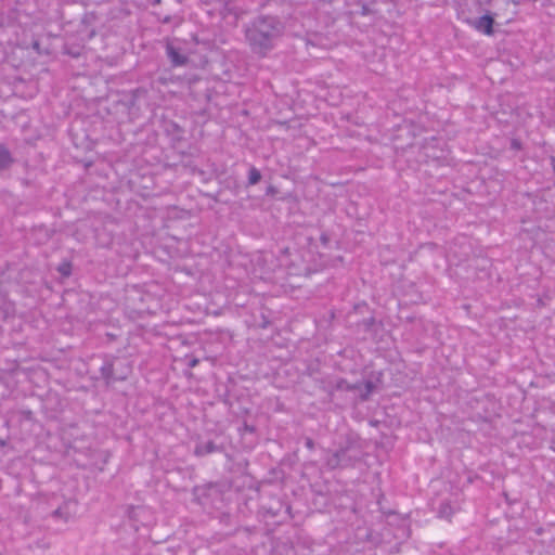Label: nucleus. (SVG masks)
Wrapping results in <instances>:
<instances>
[{
	"label": "nucleus",
	"mask_w": 555,
	"mask_h": 555,
	"mask_svg": "<svg viewBox=\"0 0 555 555\" xmlns=\"http://www.w3.org/2000/svg\"><path fill=\"white\" fill-rule=\"evenodd\" d=\"M361 384V388L360 389H357L358 391H360V400L361 401H366L369 400L370 396L374 392L375 390V384L372 382V380H365L364 383H360Z\"/></svg>",
	"instance_id": "nucleus-10"
},
{
	"label": "nucleus",
	"mask_w": 555,
	"mask_h": 555,
	"mask_svg": "<svg viewBox=\"0 0 555 555\" xmlns=\"http://www.w3.org/2000/svg\"><path fill=\"white\" fill-rule=\"evenodd\" d=\"M72 269H73V266H72V262L70 261H67V260H64L62 261L59 266H57V272L64 276V278H68L70 274H72Z\"/></svg>",
	"instance_id": "nucleus-15"
},
{
	"label": "nucleus",
	"mask_w": 555,
	"mask_h": 555,
	"mask_svg": "<svg viewBox=\"0 0 555 555\" xmlns=\"http://www.w3.org/2000/svg\"><path fill=\"white\" fill-rule=\"evenodd\" d=\"M171 22V16L170 15H166L163 20H162V23L163 24H169Z\"/></svg>",
	"instance_id": "nucleus-27"
},
{
	"label": "nucleus",
	"mask_w": 555,
	"mask_h": 555,
	"mask_svg": "<svg viewBox=\"0 0 555 555\" xmlns=\"http://www.w3.org/2000/svg\"><path fill=\"white\" fill-rule=\"evenodd\" d=\"M334 317H335V314H334V312L332 311V312H331V319H334Z\"/></svg>",
	"instance_id": "nucleus-30"
},
{
	"label": "nucleus",
	"mask_w": 555,
	"mask_h": 555,
	"mask_svg": "<svg viewBox=\"0 0 555 555\" xmlns=\"http://www.w3.org/2000/svg\"><path fill=\"white\" fill-rule=\"evenodd\" d=\"M63 53L69 55L73 59H78L82 54V48L80 46H68L65 44L63 48Z\"/></svg>",
	"instance_id": "nucleus-14"
},
{
	"label": "nucleus",
	"mask_w": 555,
	"mask_h": 555,
	"mask_svg": "<svg viewBox=\"0 0 555 555\" xmlns=\"http://www.w3.org/2000/svg\"><path fill=\"white\" fill-rule=\"evenodd\" d=\"M333 388L335 391H356L357 389L361 388L360 383L356 384H349L347 379L345 378H337L335 382H333Z\"/></svg>",
	"instance_id": "nucleus-9"
},
{
	"label": "nucleus",
	"mask_w": 555,
	"mask_h": 555,
	"mask_svg": "<svg viewBox=\"0 0 555 555\" xmlns=\"http://www.w3.org/2000/svg\"><path fill=\"white\" fill-rule=\"evenodd\" d=\"M244 37L250 51L266 57L284 33L283 22L274 15H258L243 26Z\"/></svg>",
	"instance_id": "nucleus-1"
},
{
	"label": "nucleus",
	"mask_w": 555,
	"mask_h": 555,
	"mask_svg": "<svg viewBox=\"0 0 555 555\" xmlns=\"http://www.w3.org/2000/svg\"><path fill=\"white\" fill-rule=\"evenodd\" d=\"M551 165L554 169V172H555V156H551Z\"/></svg>",
	"instance_id": "nucleus-28"
},
{
	"label": "nucleus",
	"mask_w": 555,
	"mask_h": 555,
	"mask_svg": "<svg viewBox=\"0 0 555 555\" xmlns=\"http://www.w3.org/2000/svg\"><path fill=\"white\" fill-rule=\"evenodd\" d=\"M262 176L259 169L255 166H249L246 186H251L260 182Z\"/></svg>",
	"instance_id": "nucleus-11"
},
{
	"label": "nucleus",
	"mask_w": 555,
	"mask_h": 555,
	"mask_svg": "<svg viewBox=\"0 0 555 555\" xmlns=\"http://www.w3.org/2000/svg\"><path fill=\"white\" fill-rule=\"evenodd\" d=\"M453 508L449 501H442L438 507V517L450 519L453 515Z\"/></svg>",
	"instance_id": "nucleus-13"
},
{
	"label": "nucleus",
	"mask_w": 555,
	"mask_h": 555,
	"mask_svg": "<svg viewBox=\"0 0 555 555\" xmlns=\"http://www.w3.org/2000/svg\"><path fill=\"white\" fill-rule=\"evenodd\" d=\"M511 150L513 151H520L522 149V143L519 139H512L509 144Z\"/></svg>",
	"instance_id": "nucleus-19"
},
{
	"label": "nucleus",
	"mask_w": 555,
	"mask_h": 555,
	"mask_svg": "<svg viewBox=\"0 0 555 555\" xmlns=\"http://www.w3.org/2000/svg\"><path fill=\"white\" fill-rule=\"evenodd\" d=\"M305 447H306L308 450H310V451L314 450V448H315V442H314V440H313L312 438H310V437H306V438H305Z\"/></svg>",
	"instance_id": "nucleus-21"
},
{
	"label": "nucleus",
	"mask_w": 555,
	"mask_h": 555,
	"mask_svg": "<svg viewBox=\"0 0 555 555\" xmlns=\"http://www.w3.org/2000/svg\"><path fill=\"white\" fill-rule=\"evenodd\" d=\"M185 363H186L188 367L193 369L199 363V359H197L193 356H186Z\"/></svg>",
	"instance_id": "nucleus-18"
},
{
	"label": "nucleus",
	"mask_w": 555,
	"mask_h": 555,
	"mask_svg": "<svg viewBox=\"0 0 555 555\" xmlns=\"http://www.w3.org/2000/svg\"><path fill=\"white\" fill-rule=\"evenodd\" d=\"M166 55L173 67L183 66L189 62V57L182 53V50L171 42L166 44Z\"/></svg>",
	"instance_id": "nucleus-6"
},
{
	"label": "nucleus",
	"mask_w": 555,
	"mask_h": 555,
	"mask_svg": "<svg viewBox=\"0 0 555 555\" xmlns=\"http://www.w3.org/2000/svg\"><path fill=\"white\" fill-rule=\"evenodd\" d=\"M52 516L55 517V518L63 517L62 509L61 508H56L55 511H53Z\"/></svg>",
	"instance_id": "nucleus-25"
},
{
	"label": "nucleus",
	"mask_w": 555,
	"mask_h": 555,
	"mask_svg": "<svg viewBox=\"0 0 555 555\" xmlns=\"http://www.w3.org/2000/svg\"><path fill=\"white\" fill-rule=\"evenodd\" d=\"M320 241L324 247H327L331 241L330 235L326 232H323L320 235Z\"/></svg>",
	"instance_id": "nucleus-22"
},
{
	"label": "nucleus",
	"mask_w": 555,
	"mask_h": 555,
	"mask_svg": "<svg viewBox=\"0 0 555 555\" xmlns=\"http://www.w3.org/2000/svg\"><path fill=\"white\" fill-rule=\"evenodd\" d=\"M14 163L15 159L10 150L4 144H0V172L9 170Z\"/></svg>",
	"instance_id": "nucleus-8"
},
{
	"label": "nucleus",
	"mask_w": 555,
	"mask_h": 555,
	"mask_svg": "<svg viewBox=\"0 0 555 555\" xmlns=\"http://www.w3.org/2000/svg\"><path fill=\"white\" fill-rule=\"evenodd\" d=\"M363 457L364 447L361 438L354 433H349L337 449L328 452L325 465L331 470L353 468L362 462Z\"/></svg>",
	"instance_id": "nucleus-2"
},
{
	"label": "nucleus",
	"mask_w": 555,
	"mask_h": 555,
	"mask_svg": "<svg viewBox=\"0 0 555 555\" xmlns=\"http://www.w3.org/2000/svg\"><path fill=\"white\" fill-rule=\"evenodd\" d=\"M270 325H271L270 319L263 312H261L258 326L260 328H268Z\"/></svg>",
	"instance_id": "nucleus-17"
},
{
	"label": "nucleus",
	"mask_w": 555,
	"mask_h": 555,
	"mask_svg": "<svg viewBox=\"0 0 555 555\" xmlns=\"http://www.w3.org/2000/svg\"><path fill=\"white\" fill-rule=\"evenodd\" d=\"M243 430L247 433H255V427L253 425H248L247 423H244Z\"/></svg>",
	"instance_id": "nucleus-24"
},
{
	"label": "nucleus",
	"mask_w": 555,
	"mask_h": 555,
	"mask_svg": "<svg viewBox=\"0 0 555 555\" xmlns=\"http://www.w3.org/2000/svg\"><path fill=\"white\" fill-rule=\"evenodd\" d=\"M318 387L320 390L326 393L330 401L334 399L333 382L326 379H318Z\"/></svg>",
	"instance_id": "nucleus-12"
},
{
	"label": "nucleus",
	"mask_w": 555,
	"mask_h": 555,
	"mask_svg": "<svg viewBox=\"0 0 555 555\" xmlns=\"http://www.w3.org/2000/svg\"><path fill=\"white\" fill-rule=\"evenodd\" d=\"M468 24L474 27L477 31L491 36L494 33V18L491 14L487 13L478 18L469 20Z\"/></svg>",
	"instance_id": "nucleus-5"
},
{
	"label": "nucleus",
	"mask_w": 555,
	"mask_h": 555,
	"mask_svg": "<svg viewBox=\"0 0 555 555\" xmlns=\"http://www.w3.org/2000/svg\"><path fill=\"white\" fill-rule=\"evenodd\" d=\"M259 514L267 524L281 525L291 518V505L278 495H270L261 503Z\"/></svg>",
	"instance_id": "nucleus-4"
},
{
	"label": "nucleus",
	"mask_w": 555,
	"mask_h": 555,
	"mask_svg": "<svg viewBox=\"0 0 555 555\" xmlns=\"http://www.w3.org/2000/svg\"><path fill=\"white\" fill-rule=\"evenodd\" d=\"M108 337H109L111 339L115 338V336H114L113 334H108Z\"/></svg>",
	"instance_id": "nucleus-29"
},
{
	"label": "nucleus",
	"mask_w": 555,
	"mask_h": 555,
	"mask_svg": "<svg viewBox=\"0 0 555 555\" xmlns=\"http://www.w3.org/2000/svg\"><path fill=\"white\" fill-rule=\"evenodd\" d=\"M372 13V10L367 4H362L360 14L363 16L370 15Z\"/></svg>",
	"instance_id": "nucleus-23"
},
{
	"label": "nucleus",
	"mask_w": 555,
	"mask_h": 555,
	"mask_svg": "<svg viewBox=\"0 0 555 555\" xmlns=\"http://www.w3.org/2000/svg\"><path fill=\"white\" fill-rule=\"evenodd\" d=\"M99 359L101 360L99 372L107 386L116 382L126 380L132 372L131 362L126 358L103 354Z\"/></svg>",
	"instance_id": "nucleus-3"
},
{
	"label": "nucleus",
	"mask_w": 555,
	"mask_h": 555,
	"mask_svg": "<svg viewBox=\"0 0 555 555\" xmlns=\"http://www.w3.org/2000/svg\"><path fill=\"white\" fill-rule=\"evenodd\" d=\"M224 450V447L222 444H217L212 440L203 441L199 440L196 442L194 448V455L202 457L206 456L216 452H222Z\"/></svg>",
	"instance_id": "nucleus-7"
},
{
	"label": "nucleus",
	"mask_w": 555,
	"mask_h": 555,
	"mask_svg": "<svg viewBox=\"0 0 555 555\" xmlns=\"http://www.w3.org/2000/svg\"><path fill=\"white\" fill-rule=\"evenodd\" d=\"M139 91H140V90H139V89H137V90H134V91H133V93L131 94V98L129 99V104H130V105H133V104H134V102H135V94H137Z\"/></svg>",
	"instance_id": "nucleus-26"
},
{
	"label": "nucleus",
	"mask_w": 555,
	"mask_h": 555,
	"mask_svg": "<svg viewBox=\"0 0 555 555\" xmlns=\"http://www.w3.org/2000/svg\"><path fill=\"white\" fill-rule=\"evenodd\" d=\"M376 320L374 317L365 318L358 323V326L362 327L364 332H371L375 325Z\"/></svg>",
	"instance_id": "nucleus-16"
},
{
	"label": "nucleus",
	"mask_w": 555,
	"mask_h": 555,
	"mask_svg": "<svg viewBox=\"0 0 555 555\" xmlns=\"http://www.w3.org/2000/svg\"><path fill=\"white\" fill-rule=\"evenodd\" d=\"M278 192H279L278 188L272 184L268 185V188L266 189V195L270 196V197H273L274 195H276Z\"/></svg>",
	"instance_id": "nucleus-20"
}]
</instances>
